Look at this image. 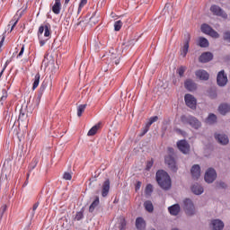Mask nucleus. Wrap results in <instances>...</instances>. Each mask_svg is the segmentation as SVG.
I'll list each match as a JSON object with an SVG mask.
<instances>
[{
    "instance_id": "obj_1",
    "label": "nucleus",
    "mask_w": 230,
    "mask_h": 230,
    "mask_svg": "<svg viewBox=\"0 0 230 230\" xmlns=\"http://www.w3.org/2000/svg\"><path fill=\"white\" fill-rule=\"evenodd\" d=\"M156 182L159 184L162 190H168L172 188V179L170 178V174L165 171H158L156 172Z\"/></svg>"
},
{
    "instance_id": "obj_2",
    "label": "nucleus",
    "mask_w": 230,
    "mask_h": 230,
    "mask_svg": "<svg viewBox=\"0 0 230 230\" xmlns=\"http://www.w3.org/2000/svg\"><path fill=\"white\" fill-rule=\"evenodd\" d=\"M49 37H51V25L49 23H46L45 25L40 26L38 31L40 46H44V44L49 40Z\"/></svg>"
},
{
    "instance_id": "obj_3",
    "label": "nucleus",
    "mask_w": 230,
    "mask_h": 230,
    "mask_svg": "<svg viewBox=\"0 0 230 230\" xmlns=\"http://www.w3.org/2000/svg\"><path fill=\"white\" fill-rule=\"evenodd\" d=\"M164 163L168 166L169 170L172 173H177L179 166L177 165V160H175V152L172 147L168 148V155L164 156Z\"/></svg>"
},
{
    "instance_id": "obj_4",
    "label": "nucleus",
    "mask_w": 230,
    "mask_h": 230,
    "mask_svg": "<svg viewBox=\"0 0 230 230\" xmlns=\"http://www.w3.org/2000/svg\"><path fill=\"white\" fill-rule=\"evenodd\" d=\"M181 121L183 125H190V127L195 128V130H199L200 127H202V123H200L196 117L191 115H182Z\"/></svg>"
},
{
    "instance_id": "obj_5",
    "label": "nucleus",
    "mask_w": 230,
    "mask_h": 230,
    "mask_svg": "<svg viewBox=\"0 0 230 230\" xmlns=\"http://www.w3.org/2000/svg\"><path fill=\"white\" fill-rule=\"evenodd\" d=\"M183 209L189 217H193L197 213L195 210V205L193 204V201L190 199H185L183 200Z\"/></svg>"
},
{
    "instance_id": "obj_6",
    "label": "nucleus",
    "mask_w": 230,
    "mask_h": 230,
    "mask_svg": "<svg viewBox=\"0 0 230 230\" xmlns=\"http://www.w3.org/2000/svg\"><path fill=\"white\" fill-rule=\"evenodd\" d=\"M210 12L213 13V15H217V17H222L223 19H227V13L220 8V6L217 4H213L210 7Z\"/></svg>"
},
{
    "instance_id": "obj_7",
    "label": "nucleus",
    "mask_w": 230,
    "mask_h": 230,
    "mask_svg": "<svg viewBox=\"0 0 230 230\" xmlns=\"http://www.w3.org/2000/svg\"><path fill=\"white\" fill-rule=\"evenodd\" d=\"M184 100L187 107L192 110L197 109V99L193 95L187 93L185 94Z\"/></svg>"
},
{
    "instance_id": "obj_8",
    "label": "nucleus",
    "mask_w": 230,
    "mask_h": 230,
    "mask_svg": "<svg viewBox=\"0 0 230 230\" xmlns=\"http://www.w3.org/2000/svg\"><path fill=\"white\" fill-rule=\"evenodd\" d=\"M217 179V171L213 168L208 169V171L205 173V181L208 183L211 184L212 182H215Z\"/></svg>"
},
{
    "instance_id": "obj_9",
    "label": "nucleus",
    "mask_w": 230,
    "mask_h": 230,
    "mask_svg": "<svg viewBox=\"0 0 230 230\" xmlns=\"http://www.w3.org/2000/svg\"><path fill=\"white\" fill-rule=\"evenodd\" d=\"M217 83L219 87H224L227 85V75H226V72L224 70H221L217 74Z\"/></svg>"
},
{
    "instance_id": "obj_10",
    "label": "nucleus",
    "mask_w": 230,
    "mask_h": 230,
    "mask_svg": "<svg viewBox=\"0 0 230 230\" xmlns=\"http://www.w3.org/2000/svg\"><path fill=\"white\" fill-rule=\"evenodd\" d=\"M46 87H48V85L45 83H42L40 87L38 95L33 99L34 107H37L38 105H40V98H42V94H44V92L46 91Z\"/></svg>"
},
{
    "instance_id": "obj_11",
    "label": "nucleus",
    "mask_w": 230,
    "mask_h": 230,
    "mask_svg": "<svg viewBox=\"0 0 230 230\" xmlns=\"http://www.w3.org/2000/svg\"><path fill=\"white\" fill-rule=\"evenodd\" d=\"M157 119H159V117L157 116H154L149 119V121L146 124L144 128H142V132L140 133L141 137H143V136H145L148 132V130H150V127H152V124L155 123Z\"/></svg>"
},
{
    "instance_id": "obj_12",
    "label": "nucleus",
    "mask_w": 230,
    "mask_h": 230,
    "mask_svg": "<svg viewBox=\"0 0 230 230\" xmlns=\"http://www.w3.org/2000/svg\"><path fill=\"white\" fill-rule=\"evenodd\" d=\"M177 146L182 154H190V144L186 140H180L177 142Z\"/></svg>"
},
{
    "instance_id": "obj_13",
    "label": "nucleus",
    "mask_w": 230,
    "mask_h": 230,
    "mask_svg": "<svg viewBox=\"0 0 230 230\" xmlns=\"http://www.w3.org/2000/svg\"><path fill=\"white\" fill-rule=\"evenodd\" d=\"M111 191V180L107 179L103 181L102 185V197H108L109 192Z\"/></svg>"
},
{
    "instance_id": "obj_14",
    "label": "nucleus",
    "mask_w": 230,
    "mask_h": 230,
    "mask_svg": "<svg viewBox=\"0 0 230 230\" xmlns=\"http://www.w3.org/2000/svg\"><path fill=\"white\" fill-rule=\"evenodd\" d=\"M196 78H199V80L208 81L209 80V73L208 71L199 69L195 72Z\"/></svg>"
},
{
    "instance_id": "obj_15",
    "label": "nucleus",
    "mask_w": 230,
    "mask_h": 230,
    "mask_svg": "<svg viewBox=\"0 0 230 230\" xmlns=\"http://www.w3.org/2000/svg\"><path fill=\"white\" fill-rule=\"evenodd\" d=\"M190 173L194 181H198L200 177V165L194 164L190 169Z\"/></svg>"
},
{
    "instance_id": "obj_16",
    "label": "nucleus",
    "mask_w": 230,
    "mask_h": 230,
    "mask_svg": "<svg viewBox=\"0 0 230 230\" xmlns=\"http://www.w3.org/2000/svg\"><path fill=\"white\" fill-rule=\"evenodd\" d=\"M211 60H213V53L211 52H204L199 57V62L202 64L211 62Z\"/></svg>"
},
{
    "instance_id": "obj_17",
    "label": "nucleus",
    "mask_w": 230,
    "mask_h": 230,
    "mask_svg": "<svg viewBox=\"0 0 230 230\" xmlns=\"http://www.w3.org/2000/svg\"><path fill=\"white\" fill-rule=\"evenodd\" d=\"M212 230H222L224 229V222L220 219H214L210 225Z\"/></svg>"
},
{
    "instance_id": "obj_18",
    "label": "nucleus",
    "mask_w": 230,
    "mask_h": 230,
    "mask_svg": "<svg viewBox=\"0 0 230 230\" xmlns=\"http://www.w3.org/2000/svg\"><path fill=\"white\" fill-rule=\"evenodd\" d=\"M215 139H217L220 145H227L229 143V137L224 134H216Z\"/></svg>"
},
{
    "instance_id": "obj_19",
    "label": "nucleus",
    "mask_w": 230,
    "mask_h": 230,
    "mask_svg": "<svg viewBox=\"0 0 230 230\" xmlns=\"http://www.w3.org/2000/svg\"><path fill=\"white\" fill-rule=\"evenodd\" d=\"M184 85L187 91H190V92L197 91V84L191 79H187L184 83Z\"/></svg>"
},
{
    "instance_id": "obj_20",
    "label": "nucleus",
    "mask_w": 230,
    "mask_h": 230,
    "mask_svg": "<svg viewBox=\"0 0 230 230\" xmlns=\"http://www.w3.org/2000/svg\"><path fill=\"white\" fill-rule=\"evenodd\" d=\"M136 227L137 230L146 229V222L143 217H137L136 219Z\"/></svg>"
},
{
    "instance_id": "obj_21",
    "label": "nucleus",
    "mask_w": 230,
    "mask_h": 230,
    "mask_svg": "<svg viewBox=\"0 0 230 230\" xmlns=\"http://www.w3.org/2000/svg\"><path fill=\"white\" fill-rule=\"evenodd\" d=\"M168 211L173 217H177L181 213V206L179 204L172 205L168 208Z\"/></svg>"
},
{
    "instance_id": "obj_22",
    "label": "nucleus",
    "mask_w": 230,
    "mask_h": 230,
    "mask_svg": "<svg viewBox=\"0 0 230 230\" xmlns=\"http://www.w3.org/2000/svg\"><path fill=\"white\" fill-rule=\"evenodd\" d=\"M191 191L194 193V195H202L204 193V188L200 186L199 184L196 183L192 185Z\"/></svg>"
},
{
    "instance_id": "obj_23",
    "label": "nucleus",
    "mask_w": 230,
    "mask_h": 230,
    "mask_svg": "<svg viewBox=\"0 0 230 230\" xmlns=\"http://www.w3.org/2000/svg\"><path fill=\"white\" fill-rule=\"evenodd\" d=\"M60 10H62V4L60 3V0H55V4L52 6L53 13L58 15V13H60Z\"/></svg>"
},
{
    "instance_id": "obj_24",
    "label": "nucleus",
    "mask_w": 230,
    "mask_h": 230,
    "mask_svg": "<svg viewBox=\"0 0 230 230\" xmlns=\"http://www.w3.org/2000/svg\"><path fill=\"white\" fill-rule=\"evenodd\" d=\"M218 111L220 112V114H222L223 116H226V114H227V112H229L230 111V105L229 104H221L218 108Z\"/></svg>"
},
{
    "instance_id": "obj_25",
    "label": "nucleus",
    "mask_w": 230,
    "mask_h": 230,
    "mask_svg": "<svg viewBox=\"0 0 230 230\" xmlns=\"http://www.w3.org/2000/svg\"><path fill=\"white\" fill-rule=\"evenodd\" d=\"M206 123L208 125H215V123H217V115L210 113L206 119Z\"/></svg>"
},
{
    "instance_id": "obj_26",
    "label": "nucleus",
    "mask_w": 230,
    "mask_h": 230,
    "mask_svg": "<svg viewBox=\"0 0 230 230\" xmlns=\"http://www.w3.org/2000/svg\"><path fill=\"white\" fill-rule=\"evenodd\" d=\"M199 46L200 48H208L209 47V41L208 40V39L200 37L199 39Z\"/></svg>"
},
{
    "instance_id": "obj_27",
    "label": "nucleus",
    "mask_w": 230,
    "mask_h": 230,
    "mask_svg": "<svg viewBox=\"0 0 230 230\" xmlns=\"http://www.w3.org/2000/svg\"><path fill=\"white\" fill-rule=\"evenodd\" d=\"M189 49H190V40H187L183 45L181 55L183 56V58L186 57V55H188Z\"/></svg>"
},
{
    "instance_id": "obj_28",
    "label": "nucleus",
    "mask_w": 230,
    "mask_h": 230,
    "mask_svg": "<svg viewBox=\"0 0 230 230\" xmlns=\"http://www.w3.org/2000/svg\"><path fill=\"white\" fill-rule=\"evenodd\" d=\"M99 204H100V198L96 197L94 201L89 207L90 213H93L94 209L98 208Z\"/></svg>"
},
{
    "instance_id": "obj_29",
    "label": "nucleus",
    "mask_w": 230,
    "mask_h": 230,
    "mask_svg": "<svg viewBox=\"0 0 230 230\" xmlns=\"http://www.w3.org/2000/svg\"><path fill=\"white\" fill-rule=\"evenodd\" d=\"M40 83V74L37 73L34 76V82L32 84V90L35 91L36 88L39 87V84Z\"/></svg>"
},
{
    "instance_id": "obj_30",
    "label": "nucleus",
    "mask_w": 230,
    "mask_h": 230,
    "mask_svg": "<svg viewBox=\"0 0 230 230\" xmlns=\"http://www.w3.org/2000/svg\"><path fill=\"white\" fill-rule=\"evenodd\" d=\"M144 207L148 213H153L154 212V204H152V201L147 200L144 202Z\"/></svg>"
},
{
    "instance_id": "obj_31",
    "label": "nucleus",
    "mask_w": 230,
    "mask_h": 230,
    "mask_svg": "<svg viewBox=\"0 0 230 230\" xmlns=\"http://www.w3.org/2000/svg\"><path fill=\"white\" fill-rule=\"evenodd\" d=\"M211 30H213V28H211V26H209L208 23H203L201 25V31L206 35H209Z\"/></svg>"
},
{
    "instance_id": "obj_32",
    "label": "nucleus",
    "mask_w": 230,
    "mask_h": 230,
    "mask_svg": "<svg viewBox=\"0 0 230 230\" xmlns=\"http://www.w3.org/2000/svg\"><path fill=\"white\" fill-rule=\"evenodd\" d=\"M37 164H39V158L34 157L31 163L29 164V172L35 170V168H37Z\"/></svg>"
},
{
    "instance_id": "obj_33",
    "label": "nucleus",
    "mask_w": 230,
    "mask_h": 230,
    "mask_svg": "<svg viewBox=\"0 0 230 230\" xmlns=\"http://www.w3.org/2000/svg\"><path fill=\"white\" fill-rule=\"evenodd\" d=\"M100 123L97 125L93 126L87 133V136H95L96 132L100 129Z\"/></svg>"
},
{
    "instance_id": "obj_34",
    "label": "nucleus",
    "mask_w": 230,
    "mask_h": 230,
    "mask_svg": "<svg viewBox=\"0 0 230 230\" xmlns=\"http://www.w3.org/2000/svg\"><path fill=\"white\" fill-rule=\"evenodd\" d=\"M87 108V104H81L77 108V116L78 118H81L82 114L85 112V109Z\"/></svg>"
},
{
    "instance_id": "obj_35",
    "label": "nucleus",
    "mask_w": 230,
    "mask_h": 230,
    "mask_svg": "<svg viewBox=\"0 0 230 230\" xmlns=\"http://www.w3.org/2000/svg\"><path fill=\"white\" fill-rule=\"evenodd\" d=\"M153 191H154V187L152 186V184H147L145 190L146 196L150 197Z\"/></svg>"
},
{
    "instance_id": "obj_36",
    "label": "nucleus",
    "mask_w": 230,
    "mask_h": 230,
    "mask_svg": "<svg viewBox=\"0 0 230 230\" xmlns=\"http://www.w3.org/2000/svg\"><path fill=\"white\" fill-rule=\"evenodd\" d=\"M122 26H123V22H121V20L115 22V23H114L115 31H119V30H121Z\"/></svg>"
},
{
    "instance_id": "obj_37",
    "label": "nucleus",
    "mask_w": 230,
    "mask_h": 230,
    "mask_svg": "<svg viewBox=\"0 0 230 230\" xmlns=\"http://www.w3.org/2000/svg\"><path fill=\"white\" fill-rule=\"evenodd\" d=\"M208 35L213 39H218L220 37V34H218V32L214 29H211L210 32H208Z\"/></svg>"
},
{
    "instance_id": "obj_38",
    "label": "nucleus",
    "mask_w": 230,
    "mask_h": 230,
    "mask_svg": "<svg viewBox=\"0 0 230 230\" xmlns=\"http://www.w3.org/2000/svg\"><path fill=\"white\" fill-rule=\"evenodd\" d=\"M85 4H87V0H81L78 5V10H77V13H80V12H82V8H84V6H85Z\"/></svg>"
},
{
    "instance_id": "obj_39",
    "label": "nucleus",
    "mask_w": 230,
    "mask_h": 230,
    "mask_svg": "<svg viewBox=\"0 0 230 230\" xmlns=\"http://www.w3.org/2000/svg\"><path fill=\"white\" fill-rule=\"evenodd\" d=\"M8 209V206L6 205H3L1 208H0V220L1 218H3L4 213H6V210Z\"/></svg>"
},
{
    "instance_id": "obj_40",
    "label": "nucleus",
    "mask_w": 230,
    "mask_h": 230,
    "mask_svg": "<svg viewBox=\"0 0 230 230\" xmlns=\"http://www.w3.org/2000/svg\"><path fill=\"white\" fill-rule=\"evenodd\" d=\"M177 73L181 77L184 76V73H186V66H180L177 69Z\"/></svg>"
},
{
    "instance_id": "obj_41",
    "label": "nucleus",
    "mask_w": 230,
    "mask_h": 230,
    "mask_svg": "<svg viewBox=\"0 0 230 230\" xmlns=\"http://www.w3.org/2000/svg\"><path fill=\"white\" fill-rule=\"evenodd\" d=\"M223 40L226 42H230V31H226L223 33Z\"/></svg>"
},
{
    "instance_id": "obj_42",
    "label": "nucleus",
    "mask_w": 230,
    "mask_h": 230,
    "mask_svg": "<svg viewBox=\"0 0 230 230\" xmlns=\"http://www.w3.org/2000/svg\"><path fill=\"white\" fill-rule=\"evenodd\" d=\"M82 218H84V212H82V211L77 212L75 217V219L77 221H80V220H82Z\"/></svg>"
},
{
    "instance_id": "obj_43",
    "label": "nucleus",
    "mask_w": 230,
    "mask_h": 230,
    "mask_svg": "<svg viewBox=\"0 0 230 230\" xmlns=\"http://www.w3.org/2000/svg\"><path fill=\"white\" fill-rule=\"evenodd\" d=\"M63 179H65V181H71V179H73V176L70 172H65L63 175Z\"/></svg>"
},
{
    "instance_id": "obj_44",
    "label": "nucleus",
    "mask_w": 230,
    "mask_h": 230,
    "mask_svg": "<svg viewBox=\"0 0 230 230\" xmlns=\"http://www.w3.org/2000/svg\"><path fill=\"white\" fill-rule=\"evenodd\" d=\"M153 166H154V160L148 161L146 163V170H150V168H152Z\"/></svg>"
},
{
    "instance_id": "obj_45",
    "label": "nucleus",
    "mask_w": 230,
    "mask_h": 230,
    "mask_svg": "<svg viewBox=\"0 0 230 230\" xmlns=\"http://www.w3.org/2000/svg\"><path fill=\"white\" fill-rule=\"evenodd\" d=\"M22 55H24V45H22L21 50H20V52H19V54L17 56V58L22 57Z\"/></svg>"
},
{
    "instance_id": "obj_46",
    "label": "nucleus",
    "mask_w": 230,
    "mask_h": 230,
    "mask_svg": "<svg viewBox=\"0 0 230 230\" xmlns=\"http://www.w3.org/2000/svg\"><path fill=\"white\" fill-rule=\"evenodd\" d=\"M11 62H12V59H8V60L5 62V64H4V66L3 69H2V71L4 72V70L6 69V67H8V66L10 65Z\"/></svg>"
},
{
    "instance_id": "obj_47",
    "label": "nucleus",
    "mask_w": 230,
    "mask_h": 230,
    "mask_svg": "<svg viewBox=\"0 0 230 230\" xmlns=\"http://www.w3.org/2000/svg\"><path fill=\"white\" fill-rule=\"evenodd\" d=\"M127 226V221L125 219L120 223V230H125V227Z\"/></svg>"
},
{
    "instance_id": "obj_48",
    "label": "nucleus",
    "mask_w": 230,
    "mask_h": 230,
    "mask_svg": "<svg viewBox=\"0 0 230 230\" xmlns=\"http://www.w3.org/2000/svg\"><path fill=\"white\" fill-rule=\"evenodd\" d=\"M18 20H16L14 22L13 21H11L10 23L13 24L11 28V31L17 26Z\"/></svg>"
},
{
    "instance_id": "obj_49",
    "label": "nucleus",
    "mask_w": 230,
    "mask_h": 230,
    "mask_svg": "<svg viewBox=\"0 0 230 230\" xmlns=\"http://www.w3.org/2000/svg\"><path fill=\"white\" fill-rule=\"evenodd\" d=\"M4 45V38L0 40V53L3 51V46Z\"/></svg>"
},
{
    "instance_id": "obj_50",
    "label": "nucleus",
    "mask_w": 230,
    "mask_h": 230,
    "mask_svg": "<svg viewBox=\"0 0 230 230\" xmlns=\"http://www.w3.org/2000/svg\"><path fill=\"white\" fill-rule=\"evenodd\" d=\"M141 181H137V184H136V186H135V190H136V191H138V190H140L141 189Z\"/></svg>"
},
{
    "instance_id": "obj_51",
    "label": "nucleus",
    "mask_w": 230,
    "mask_h": 230,
    "mask_svg": "<svg viewBox=\"0 0 230 230\" xmlns=\"http://www.w3.org/2000/svg\"><path fill=\"white\" fill-rule=\"evenodd\" d=\"M37 208H39V202H36L33 207H32V211L33 213H35V211H37Z\"/></svg>"
},
{
    "instance_id": "obj_52",
    "label": "nucleus",
    "mask_w": 230,
    "mask_h": 230,
    "mask_svg": "<svg viewBox=\"0 0 230 230\" xmlns=\"http://www.w3.org/2000/svg\"><path fill=\"white\" fill-rule=\"evenodd\" d=\"M21 118H24V113L22 111H20L19 119H21Z\"/></svg>"
},
{
    "instance_id": "obj_53",
    "label": "nucleus",
    "mask_w": 230,
    "mask_h": 230,
    "mask_svg": "<svg viewBox=\"0 0 230 230\" xmlns=\"http://www.w3.org/2000/svg\"><path fill=\"white\" fill-rule=\"evenodd\" d=\"M219 186H220L221 188H226V183L220 182V183H219Z\"/></svg>"
},
{
    "instance_id": "obj_54",
    "label": "nucleus",
    "mask_w": 230,
    "mask_h": 230,
    "mask_svg": "<svg viewBox=\"0 0 230 230\" xmlns=\"http://www.w3.org/2000/svg\"><path fill=\"white\" fill-rule=\"evenodd\" d=\"M114 64L118 66V64H119V59H115Z\"/></svg>"
},
{
    "instance_id": "obj_55",
    "label": "nucleus",
    "mask_w": 230,
    "mask_h": 230,
    "mask_svg": "<svg viewBox=\"0 0 230 230\" xmlns=\"http://www.w3.org/2000/svg\"><path fill=\"white\" fill-rule=\"evenodd\" d=\"M4 70H1L0 71V79H1V76H3V74H4Z\"/></svg>"
},
{
    "instance_id": "obj_56",
    "label": "nucleus",
    "mask_w": 230,
    "mask_h": 230,
    "mask_svg": "<svg viewBox=\"0 0 230 230\" xmlns=\"http://www.w3.org/2000/svg\"><path fill=\"white\" fill-rule=\"evenodd\" d=\"M69 1L71 0H65V4H69Z\"/></svg>"
},
{
    "instance_id": "obj_57",
    "label": "nucleus",
    "mask_w": 230,
    "mask_h": 230,
    "mask_svg": "<svg viewBox=\"0 0 230 230\" xmlns=\"http://www.w3.org/2000/svg\"><path fill=\"white\" fill-rule=\"evenodd\" d=\"M94 15H96V13H94L90 19H93V17H94Z\"/></svg>"
},
{
    "instance_id": "obj_58",
    "label": "nucleus",
    "mask_w": 230,
    "mask_h": 230,
    "mask_svg": "<svg viewBox=\"0 0 230 230\" xmlns=\"http://www.w3.org/2000/svg\"><path fill=\"white\" fill-rule=\"evenodd\" d=\"M15 49H16V51H18L19 50V47H17Z\"/></svg>"
}]
</instances>
